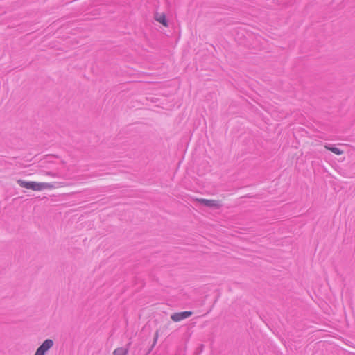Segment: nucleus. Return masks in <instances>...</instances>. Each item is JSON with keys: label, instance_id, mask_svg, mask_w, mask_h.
I'll use <instances>...</instances> for the list:
<instances>
[{"label": "nucleus", "instance_id": "f257e3e1", "mask_svg": "<svg viewBox=\"0 0 355 355\" xmlns=\"http://www.w3.org/2000/svg\"><path fill=\"white\" fill-rule=\"evenodd\" d=\"M18 184L24 188L32 189L34 191H40L50 187L49 183L45 182H26L22 180H17Z\"/></svg>", "mask_w": 355, "mask_h": 355}, {"label": "nucleus", "instance_id": "f03ea898", "mask_svg": "<svg viewBox=\"0 0 355 355\" xmlns=\"http://www.w3.org/2000/svg\"><path fill=\"white\" fill-rule=\"evenodd\" d=\"M54 342L52 339L45 340L42 345L37 349L35 355H45L46 353L53 347Z\"/></svg>", "mask_w": 355, "mask_h": 355}, {"label": "nucleus", "instance_id": "7ed1b4c3", "mask_svg": "<svg viewBox=\"0 0 355 355\" xmlns=\"http://www.w3.org/2000/svg\"><path fill=\"white\" fill-rule=\"evenodd\" d=\"M197 201L200 204L208 207L220 208L221 207V204L220 203V202L216 200L200 198L197 199Z\"/></svg>", "mask_w": 355, "mask_h": 355}, {"label": "nucleus", "instance_id": "20e7f679", "mask_svg": "<svg viewBox=\"0 0 355 355\" xmlns=\"http://www.w3.org/2000/svg\"><path fill=\"white\" fill-rule=\"evenodd\" d=\"M193 313L191 311H182L175 313L171 315V318L174 322H180L184 319L190 317Z\"/></svg>", "mask_w": 355, "mask_h": 355}, {"label": "nucleus", "instance_id": "39448f33", "mask_svg": "<svg viewBox=\"0 0 355 355\" xmlns=\"http://www.w3.org/2000/svg\"><path fill=\"white\" fill-rule=\"evenodd\" d=\"M128 349L124 347H119L114 350L112 355H128Z\"/></svg>", "mask_w": 355, "mask_h": 355}, {"label": "nucleus", "instance_id": "423d86ee", "mask_svg": "<svg viewBox=\"0 0 355 355\" xmlns=\"http://www.w3.org/2000/svg\"><path fill=\"white\" fill-rule=\"evenodd\" d=\"M324 147L329 150L330 151H331L332 153H334V154L336 155H342L343 153V151L341 150L340 148H336V147H331L329 146V145H325Z\"/></svg>", "mask_w": 355, "mask_h": 355}, {"label": "nucleus", "instance_id": "0eeeda50", "mask_svg": "<svg viewBox=\"0 0 355 355\" xmlns=\"http://www.w3.org/2000/svg\"><path fill=\"white\" fill-rule=\"evenodd\" d=\"M156 20L159 21V23L162 24L164 26H167V21L166 19V17L164 15H157L156 16Z\"/></svg>", "mask_w": 355, "mask_h": 355}]
</instances>
